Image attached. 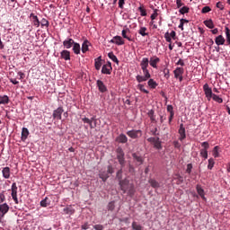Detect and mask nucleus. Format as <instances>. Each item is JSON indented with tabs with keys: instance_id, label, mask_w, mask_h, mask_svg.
Here are the masks:
<instances>
[{
	"instance_id": "f257e3e1",
	"label": "nucleus",
	"mask_w": 230,
	"mask_h": 230,
	"mask_svg": "<svg viewBox=\"0 0 230 230\" xmlns=\"http://www.w3.org/2000/svg\"><path fill=\"white\" fill-rule=\"evenodd\" d=\"M117 159L119 164H120L121 168L125 166V152H123V148L118 147L116 149Z\"/></svg>"
},
{
	"instance_id": "f03ea898",
	"label": "nucleus",
	"mask_w": 230,
	"mask_h": 230,
	"mask_svg": "<svg viewBox=\"0 0 230 230\" xmlns=\"http://www.w3.org/2000/svg\"><path fill=\"white\" fill-rule=\"evenodd\" d=\"M143 71V75H137V82H138V84H141L142 82H146V80H149V78H151V75H150V71H148V68H146Z\"/></svg>"
},
{
	"instance_id": "7ed1b4c3",
	"label": "nucleus",
	"mask_w": 230,
	"mask_h": 230,
	"mask_svg": "<svg viewBox=\"0 0 230 230\" xmlns=\"http://www.w3.org/2000/svg\"><path fill=\"white\" fill-rule=\"evenodd\" d=\"M127 136H128V137H131V139H137L138 137H141V136H143V131H141V129H132L127 131Z\"/></svg>"
},
{
	"instance_id": "20e7f679",
	"label": "nucleus",
	"mask_w": 230,
	"mask_h": 230,
	"mask_svg": "<svg viewBox=\"0 0 230 230\" xmlns=\"http://www.w3.org/2000/svg\"><path fill=\"white\" fill-rule=\"evenodd\" d=\"M203 91L205 93L206 98H208V102L211 100L215 93H213V90L209 87V84H205L203 85Z\"/></svg>"
},
{
	"instance_id": "39448f33",
	"label": "nucleus",
	"mask_w": 230,
	"mask_h": 230,
	"mask_svg": "<svg viewBox=\"0 0 230 230\" xmlns=\"http://www.w3.org/2000/svg\"><path fill=\"white\" fill-rule=\"evenodd\" d=\"M8 211H10V207L8 206V204L4 203L0 205V222L4 217V215L8 213Z\"/></svg>"
},
{
	"instance_id": "423d86ee",
	"label": "nucleus",
	"mask_w": 230,
	"mask_h": 230,
	"mask_svg": "<svg viewBox=\"0 0 230 230\" xmlns=\"http://www.w3.org/2000/svg\"><path fill=\"white\" fill-rule=\"evenodd\" d=\"M110 42L111 44H116L117 46H123L125 44V40L121 36H115L113 37Z\"/></svg>"
},
{
	"instance_id": "0eeeda50",
	"label": "nucleus",
	"mask_w": 230,
	"mask_h": 230,
	"mask_svg": "<svg viewBox=\"0 0 230 230\" xmlns=\"http://www.w3.org/2000/svg\"><path fill=\"white\" fill-rule=\"evenodd\" d=\"M132 157H133L137 166H141V164H143V163H145V159H143V156L137 155V153H133Z\"/></svg>"
},
{
	"instance_id": "6e6552de",
	"label": "nucleus",
	"mask_w": 230,
	"mask_h": 230,
	"mask_svg": "<svg viewBox=\"0 0 230 230\" xmlns=\"http://www.w3.org/2000/svg\"><path fill=\"white\" fill-rule=\"evenodd\" d=\"M161 62V58H159L157 56H154L150 58L149 65L151 67H154V69H157V65Z\"/></svg>"
},
{
	"instance_id": "1a4fd4ad",
	"label": "nucleus",
	"mask_w": 230,
	"mask_h": 230,
	"mask_svg": "<svg viewBox=\"0 0 230 230\" xmlns=\"http://www.w3.org/2000/svg\"><path fill=\"white\" fill-rule=\"evenodd\" d=\"M102 75H111V73H112V65L111 62L102 66Z\"/></svg>"
},
{
	"instance_id": "9d476101",
	"label": "nucleus",
	"mask_w": 230,
	"mask_h": 230,
	"mask_svg": "<svg viewBox=\"0 0 230 230\" xmlns=\"http://www.w3.org/2000/svg\"><path fill=\"white\" fill-rule=\"evenodd\" d=\"M64 112V108L58 107L57 110L53 111L54 119H62V113Z\"/></svg>"
},
{
	"instance_id": "9b49d317",
	"label": "nucleus",
	"mask_w": 230,
	"mask_h": 230,
	"mask_svg": "<svg viewBox=\"0 0 230 230\" xmlns=\"http://www.w3.org/2000/svg\"><path fill=\"white\" fill-rule=\"evenodd\" d=\"M178 133L180 134V141H184V139H186V128H184V124L180 125Z\"/></svg>"
},
{
	"instance_id": "f8f14e48",
	"label": "nucleus",
	"mask_w": 230,
	"mask_h": 230,
	"mask_svg": "<svg viewBox=\"0 0 230 230\" xmlns=\"http://www.w3.org/2000/svg\"><path fill=\"white\" fill-rule=\"evenodd\" d=\"M75 44V40L68 38L63 41V46L66 49H71Z\"/></svg>"
},
{
	"instance_id": "ddd939ff",
	"label": "nucleus",
	"mask_w": 230,
	"mask_h": 230,
	"mask_svg": "<svg viewBox=\"0 0 230 230\" xmlns=\"http://www.w3.org/2000/svg\"><path fill=\"white\" fill-rule=\"evenodd\" d=\"M129 181L128 179L119 181V184L120 186V190L127 193V186H128Z\"/></svg>"
},
{
	"instance_id": "4468645a",
	"label": "nucleus",
	"mask_w": 230,
	"mask_h": 230,
	"mask_svg": "<svg viewBox=\"0 0 230 230\" xmlns=\"http://www.w3.org/2000/svg\"><path fill=\"white\" fill-rule=\"evenodd\" d=\"M60 58L66 61L71 60V52L67 49L62 50L60 52Z\"/></svg>"
},
{
	"instance_id": "2eb2a0df",
	"label": "nucleus",
	"mask_w": 230,
	"mask_h": 230,
	"mask_svg": "<svg viewBox=\"0 0 230 230\" xmlns=\"http://www.w3.org/2000/svg\"><path fill=\"white\" fill-rule=\"evenodd\" d=\"M30 19H31L33 26H36V28H39V26H40V21H39V17L35 15V13H31L30 14Z\"/></svg>"
},
{
	"instance_id": "dca6fc26",
	"label": "nucleus",
	"mask_w": 230,
	"mask_h": 230,
	"mask_svg": "<svg viewBox=\"0 0 230 230\" xmlns=\"http://www.w3.org/2000/svg\"><path fill=\"white\" fill-rule=\"evenodd\" d=\"M117 143L125 144L128 142V137L125 134H120L116 137Z\"/></svg>"
},
{
	"instance_id": "f3484780",
	"label": "nucleus",
	"mask_w": 230,
	"mask_h": 230,
	"mask_svg": "<svg viewBox=\"0 0 230 230\" xmlns=\"http://www.w3.org/2000/svg\"><path fill=\"white\" fill-rule=\"evenodd\" d=\"M97 87L100 93H107V86H105V84H103V81L97 80Z\"/></svg>"
},
{
	"instance_id": "a211bd4d",
	"label": "nucleus",
	"mask_w": 230,
	"mask_h": 230,
	"mask_svg": "<svg viewBox=\"0 0 230 230\" xmlns=\"http://www.w3.org/2000/svg\"><path fill=\"white\" fill-rule=\"evenodd\" d=\"M167 112L170 113L169 116V123H172V121L173 120V116H175V112L173 111V106L169 104L167 105Z\"/></svg>"
},
{
	"instance_id": "6ab92c4d",
	"label": "nucleus",
	"mask_w": 230,
	"mask_h": 230,
	"mask_svg": "<svg viewBox=\"0 0 230 230\" xmlns=\"http://www.w3.org/2000/svg\"><path fill=\"white\" fill-rule=\"evenodd\" d=\"M10 103V97L8 95H0V105H8Z\"/></svg>"
},
{
	"instance_id": "aec40b11",
	"label": "nucleus",
	"mask_w": 230,
	"mask_h": 230,
	"mask_svg": "<svg viewBox=\"0 0 230 230\" xmlns=\"http://www.w3.org/2000/svg\"><path fill=\"white\" fill-rule=\"evenodd\" d=\"M63 212L65 215H75V209L73 206L69 205L63 208Z\"/></svg>"
},
{
	"instance_id": "412c9836",
	"label": "nucleus",
	"mask_w": 230,
	"mask_h": 230,
	"mask_svg": "<svg viewBox=\"0 0 230 230\" xmlns=\"http://www.w3.org/2000/svg\"><path fill=\"white\" fill-rule=\"evenodd\" d=\"M148 64H150V61L148 60V58H143L142 61L140 62L141 69H148Z\"/></svg>"
},
{
	"instance_id": "4be33fe9",
	"label": "nucleus",
	"mask_w": 230,
	"mask_h": 230,
	"mask_svg": "<svg viewBox=\"0 0 230 230\" xmlns=\"http://www.w3.org/2000/svg\"><path fill=\"white\" fill-rule=\"evenodd\" d=\"M174 77L179 78V76H182L184 75V68L182 67H176V69L173 71Z\"/></svg>"
},
{
	"instance_id": "5701e85b",
	"label": "nucleus",
	"mask_w": 230,
	"mask_h": 230,
	"mask_svg": "<svg viewBox=\"0 0 230 230\" xmlns=\"http://www.w3.org/2000/svg\"><path fill=\"white\" fill-rule=\"evenodd\" d=\"M28 136H30V131L27 128H22V141H26L28 139Z\"/></svg>"
},
{
	"instance_id": "b1692460",
	"label": "nucleus",
	"mask_w": 230,
	"mask_h": 230,
	"mask_svg": "<svg viewBox=\"0 0 230 230\" xmlns=\"http://www.w3.org/2000/svg\"><path fill=\"white\" fill-rule=\"evenodd\" d=\"M196 190H197V192L199 195V197H201V199L203 200H206V196H204L205 195L204 194V189H202V187L200 185H197Z\"/></svg>"
},
{
	"instance_id": "393cba45",
	"label": "nucleus",
	"mask_w": 230,
	"mask_h": 230,
	"mask_svg": "<svg viewBox=\"0 0 230 230\" xmlns=\"http://www.w3.org/2000/svg\"><path fill=\"white\" fill-rule=\"evenodd\" d=\"M225 43H226V39H224V36L219 35L216 38V44L217 46H224Z\"/></svg>"
},
{
	"instance_id": "a878e982",
	"label": "nucleus",
	"mask_w": 230,
	"mask_h": 230,
	"mask_svg": "<svg viewBox=\"0 0 230 230\" xmlns=\"http://www.w3.org/2000/svg\"><path fill=\"white\" fill-rule=\"evenodd\" d=\"M94 66H95V69L97 71H100V69H102V56H100L99 58H95L94 60Z\"/></svg>"
},
{
	"instance_id": "bb28decb",
	"label": "nucleus",
	"mask_w": 230,
	"mask_h": 230,
	"mask_svg": "<svg viewBox=\"0 0 230 230\" xmlns=\"http://www.w3.org/2000/svg\"><path fill=\"white\" fill-rule=\"evenodd\" d=\"M89 40H85L82 44V53H87L89 51Z\"/></svg>"
},
{
	"instance_id": "cd10ccee",
	"label": "nucleus",
	"mask_w": 230,
	"mask_h": 230,
	"mask_svg": "<svg viewBox=\"0 0 230 230\" xmlns=\"http://www.w3.org/2000/svg\"><path fill=\"white\" fill-rule=\"evenodd\" d=\"M4 179H10V167H4L2 170Z\"/></svg>"
},
{
	"instance_id": "c85d7f7f",
	"label": "nucleus",
	"mask_w": 230,
	"mask_h": 230,
	"mask_svg": "<svg viewBox=\"0 0 230 230\" xmlns=\"http://www.w3.org/2000/svg\"><path fill=\"white\" fill-rule=\"evenodd\" d=\"M146 31H148V29L146 27H140V29L138 30V33L142 37H148V32Z\"/></svg>"
},
{
	"instance_id": "c756f323",
	"label": "nucleus",
	"mask_w": 230,
	"mask_h": 230,
	"mask_svg": "<svg viewBox=\"0 0 230 230\" xmlns=\"http://www.w3.org/2000/svg\"><path fill=\"white\" fill-rule=\"evenodd\" d=\"M204 24L207 28H209V30H213V28H215V23H213V20L211 19L204 21Z\"/></svg>"
},
{
	"instance_id": "7c9ffc66",
	"label": "nucleus",
	"mask_w": 230,
	"mask_h": 230,
	"mask_svg": "<svg viewBox=\"0 0 230 230\" xmlns=\"http://www.w3.org/2000/svg\"><path fill=\"white\" fill-rule=\"evenodd\" d=\"M138 12H140L141 17H146V9H145V5H143V4H140V6L138 7Z\"/></svg>"
},
{
	"instance_id": "2f4dec72",
	"label": "nucleus",
	"mask_w": 230,
	"mask_h": 230,
	"mask_svg": "<svg viewBox=\"0 0 230 230\" xmlns=\"http://www.w3.org/2000/svg\"><path fill=\"white\" fill-rule=\"evenodd\" d=\"M73 51L75 55H80V43H77V42L74 43Z\"/></svg>"
},
{
	"instance_id": "473e14b6",
	"label": "nucleus",
	"mask_w": 230,
	"mask_h": 230,
	"mask_svg": "<svg viewBox=\"0 0 230 230\" xmlns=\"http://www.w3.org/2000/svg\"><path fill=\"white\" fill-rule=\"evenodd\" d=\"M147 85L150 87V89H155L157 87V82H155L154 79H149L147 82Z\"/></svg>"
},
{
	"instance_id": "72a5a7b5",
	"label": "nucleus",
	"mask_w": 230,
	"mask_h": 230,
	"mask_svg": "<svg viewBox=\"0 0 230 230\" xmlns=\"http://www.w3.org/2000/svg\"><path fill=\"white\" fill-rule=\"evenodd\" d=\"M108 57L109 58H111V60H112V62H115L116 64L119 63V60H118V58L116 57V55H114V52L108 53Z\"/></svg>"
},
{
	"instance_id": "f704fd0d",
	"label": "nucleus",
	"mask_w": 230,
	"mask_h": 230,
	"mask_svg": "<svg viewBox=\"0 0 230 230\" xmlns=\"http://www.w3.org/2000/svg\"><path fill=\"white\" fill-rule=\"evenodd\" d=\"M128 31H130V30H128V29L122 30L121 35H122L123 39H127V40H128L129 42H132L131 38L127 35Z\"/></svg>"
},
{
	"instance_id": "c9c22d12",
	"label": "nucleus",
	"mask_w": 230,
	"mask_h": 230,
	"mask_svg": "<svg viewBox=\"0 0 230 230\" xmlns=\"http://www.w3.org/2000/svg\"><path fill=\"white\" fill-rule=\"evenodd\" d=\"M12 190V197H17V183L13 182L11 187Z\"/></svg>"
},
{
	"instance_id": "e433bc0d",
	"label": "nucleus",
	"mask_w": 230,
	"mask_h": 230,
	"mask_svg": "<svg viewBox=\"0 0 230 230\" xmlns=\"http://www.w3.org/2000/svg\"><path fill=\"white\" fill-rule=\"evenodd\" d=\"M149 184L152 186V188H160L161 187V184H159L158 181L154 179L149 180Z\"/></svg>"
},
{
	"instance_id": "4c0bfd02",
	"label": "nucleus",
	"mask_w": 230,
	"mask_h": 230,
	"mask_svg": "<svg viewBox=\"0 0 230 230\" xmlns=\"http://www.w3.org/2000/svg\"><path fill=\"white\" fill-rule=\"evenodd\" d=\"M82 121H84V123H87L88 125H90V128H96V124L93 125L91 123V120H90L89 118L84 117V118L82 119Z\"/></svg>"
},
{
	"instance_id": "58836bf2",
	"label": "nucleus",
	"mask_w": 230,
	"mask_h": 230,
	"mask_svg": "<svg viewBox=\"0 0 230 230\" xmlns=\"http://www.w3.org/2000/svg\"><path fill=\"white\" fill-rule=\"evenodd\" d=\"M107 209H108V211H114V209H116L115 202L114 201L109 202L107 205Z\"/></svg>"
},
{
	"instance_id": "ea45409f",
	"label": "nucleus",
	"mask_w": 230,
	"mask_h": 230,
	"mask_svg": "<svg viewBox=\"0 0 230 230\" xmlns=\"http://www.w3.org/2000/svg\"><path fill=\"white\" fill-rule=\"evenodd\" d=\"M147 116H148V118H150L151 121L155 122V115L154 110H150L147 112Z\"/></svg>"
},
{
	"instance_id": "a19ab883",
	"label": "nucleus",
	"mask_w": 230,
	"mask_h": 230,
	"mask_svg": "<svg viewBox=\"0 0 230 230\" xmlns=\"http://www.w3.org/2000/svg\"><path fill=\"white\" fill-rule=\"evenodd\" d=\"M116 178L119 181L123 180V167H121V169L117 172Z\"/></svg>"
},
{
	"instance_id": "79ce46f5",
	"label": "nucleus",
	"mask_w": 230,
	"mask_h": 230,
	"mask_svg": "<svg viewBox=\"0 0 230 230\" xmlns=\"http://www.w3.org/2000/svg\"><path fill=\"white\" fill-rule=\"evenodd\" d=\"M99 177L100 179H102V181L103 182H106L107 181V179H109V174L108 173H105V172H100L99 173Z\"/></svg>"
},
{
	"instance_id": "37998d69",
	"label": "nucleus",
	"mask_w": 230,
	"mask_h": 230,
	"mask_svg": "<svg viewBox=\"0 0 230 230\" xmlns=\"http://www.w3.org/2000/svg\"><path fill=\"white\" fill-rule=\"evenodd\" d=\"M40 26L41 28H44V26H46V28H49V21H48L46 18H42Z\"/></svg>"
},
{
	"instance_id": "c03bdc74",
	"label": "nucleus",
	"mask_w": 230,
	"mask_h": 230,
	"mask_svg": "<svg viewBox=\"0 0 230 230\" xmlns=\"http://www.w3.org/2000/svg\"><path fill=\"white\" fill-rule=\"evenodd\" d=\"M225 31H226V42H227L228 46H230V30L228 29V27L225 28Z\"/></svg>"
},
{
	"instance_id": "a18cd8bd",
	"label": "nucleus",
	"mask_w": 230,
	"mask_h": 230,
	"mask_svg": "<svg viewBox=\"0 0 230 230\" xmlns=\"http://www.w3.org/2000/svg\"><path fill=\"white\" fill-rule=\"evenodd\" d=\"M48 200H49V199L47 197L40 201L41 208H48V206H49V202H48Z\"/></svg>"
},
{
	"instance_id": "49530a36",
	"label": "nucleus",
	"mask_w": 230,
	"mask_h": 230,
	"mask_svg": "<svg viewBox=\"0 0 230 230\" xmlns=\"http://www.w3.org/2000/svg\"><path fill=\"white\" fill-rule=\"evenodd\" d=\"M132 229H134V230H142L143 226H141V225L137 224V222L134 221L132 223Z\"/></svg>"
},
{
	"instance_id": "de8ad7c7",
	"label": "nucleus",
	"mask_w": 230,
	"mask_h": 230,
	"mask_svg": "<svg viewBox=\"0 0 230 230\" xmlns=\"http://www.w3.org/2000/svg\"><path fill=\"white\" fill-rule=\"evenodd\" d=\"M212 99L214 100V102H217V103H222L224 102V100L222 98H220V96H218L215 93H214V95H212Z\"/></svg>"
},
{
	"instance_id": "09e8293b",
	"label": "nucleus",
	"mask_w": 230,
	"mask_h": 230,
	"mask_svg": "<svg viewBox=\"0 0 230 230\" xmlns=\"http://www.w3.org/2000/svg\"><path fill=\"white\" fill-rule=\"evenodd\" d=\"M180 13H181V15H184V13H190V7L188 6H183L180 9Z\"/></svg>"
},
{
	"instance_id": "8fccbe9b",
	"label": "nucleus",
	"mask_w": 230,
	"mask_h": 230,
	"mask_svg": "<svg viewBox=\"0 0 230 230\" xmlns=\"http://www.w3.org/2000/svg\"><path fill=\"white\" fill-rule=\"evenodd\" d=\"M153 145L154 147L156 148L157 150H161V148H163V146H161V141L159 140V138Z\"/></svg>"
},
{
	"instance_id": "3c124183",
	"label": "nucleus",
	"mask_w": 230,
	"mask_h": 230,
	"mask_svg": "<svg viewBox=\"0 0 230 230\" xmlns=\"http://www.w3.org/2000/svg\"><path fill=\"white\" fill-rule=\"evenodd\" d=\"M184 22H189V21L186 19L180 20V25L178 26V28H180V30H181V31L184 30Z\"/></svg>"
},
{
	"instance_id": "603ef678",
	"label": "nucleus",
	"mask_w": 230,
	"mask_h": 230,
	"mask_svg": "<svg viewBox=\"0 0 230 230\" xmlns=\"http://www.w3.org/2000/svg\"><path fill=\"white\" fill-rule=\"evenodd\" d=\"M213 166H215V160L213 158L208 159V170H213Z\"/></svg>"
},
{
	"instance_id": "864d4df0",
	"label": "nucleus",
	"mask_w": 230,
	"mask_h": 230,
	"mask_svg": "<svg viewBox=\"0 0 230 230\" xmlns=\"http://www.w3.org/2000/svg\"><path fill=\"white\" fill-rule=\"evenodd\" d=\"M137 89H139V91H141L142 93H145V94H148V90L145 89V85L143 84H138L137 85Z\"/></svg>"
},
{
	"instance_id": "5fc2aeb1",
	"label": "nucleus",
	"mask_w": 230,
	"mask_h": 230,
	"mask_svg": "<svg viewBox=\"0 0 230 230\" xmlns=\"http://www.w3.org/2000/svg\"><path fill=\"white\" fill-rule=\"evenodd\" d=\"M163 73H164V78H166V80H168V78H170V69L164 68Z\"/></svg>"
},
{
	"instance_id": "6e6d98bb",
	"label": "nucleus",
	"mask_w": 230,
	"mask_h": 230,
	"mask_svg": "<svg viewBox=\"0 0 230 230\" xmlns=\"http://www.w3.org/2000/svg\"><path fill=\"white\" fill-rule=\"evenodd\" d=\"M200 155H201V157H203L204 159H208V150H206V149H201V150H200Z\"/></svg>"
},
{
	"instance_id": "4d7b16f0",
	"label": "nucleus",
	"mask_w": 230,
	"mask_h": 230,
	"mask_svg": "<svg viewBox=\"0 0 230 230\" xmlns=\"http://www.w3.org/2000/svg\"><path fill=\"white\" fill-rule=\"evenodd\" d=\"M202 149L201 150H209V143L208 142H202L201 143Z\"/></svg>"
},
{
	"instance_id": "13d9d810",
	"label": "nucleus",
	"mask_w": 230,
	"mask_h": 230,
	"mask_svg": "<svg viewBox=\"0 0 230 230\" xmlns=\"http://www.w3.org/2000/svg\"><path fill=\"white\" fill-rule=\"evenodd\" d=\"M213 155L214 157H219L220 155L218 154V146H216L213 149Z\"/></svg>"
},
{
	"instance_id": "bf43d9fd",
	"label": "nucleus",
	"mask_w": 230,
	"mask_h": 230,
	"mask_svg": "<svg viewBox=\"0 0 230 230\" xmlns=\"http://www.w3.org/2000/svg\"><path fill=\"white\" fill-rule=\"evenodd\" d=\"M211 12V7L209 6H204L201 10V13H209Z\"/></svg>"
},
{
	"instance_id": "052dcab7",
	"label": "nucleus",
	"mask_w": 230,
	"mask_h": 230,
	"mask_svg": "<svg viewBox=\"0 0 230 230\" xmlns=\"http://www.w3.org/2000/svg\"><path fill=\"white\" fill-rule=\"evenodd\" d=\"M157 12H158L157 9H155V10H154V13L151 14V20H152V21H155V19L157 18V15H159V13H158Z\"/></svg>"
},
{
	"instance_id": "680f3d73",
	"label": "nucleus",
	"mask_w": 230,
	"mask_h": 230,
	"mask_svg": "<svg viewBox=\"0 0 230 230\" xmlns=\"http://www.w3.org/2000/svg\"><path fill=\"white\" fill-rule=\"evenodd\" d=\"M164 39H165L166 42H170V44H172V38L170 37V32H166L164 34Z\"/></svg>"
},
{
	"instance_id": "e2e57ef3",
	"label": "nucleus",
	"mask_w": 230,
	"mask_h": 230,
	"mask_svg": "<svg viewBox=\"0 0 230 230\" xmlns=\"http://www.w3.org/2000/svg\"><path fill=\"white\" fill-rule=\"evenodd\" d=\"M191 170H193V164H188L187 169H186L187 173H189V174L191 173Z\"/></svg>"
},
{
	"instance_id": "0e129e2a",
	"label": "nucleus",
	"mask_w": 230,
	"mask_h": 230,
	"mask_svg": "<svg viewBox=\"0 0 230 230\" xmlns=\"http://www.w3.org/2000/svg\"><path fill=\"white\" fill-rule=\"evenodd\" d=\"M159 139V137H151L149 138H147L148 143H153V145Z\"/></svg>"
},
{
	"instance_id": "69168bd1",
	"label": "nucleus",
	"mask_w": 230,
	"mask_h": 230,
	"mask_svg": "<svg viewBox=\"0 0 230 230\" xmlns=\"http://www.w3.org/2000/svg\"><path fill=\"white\" fill-rule=\"evenodd\" d=\"M169 35L171 39H173V40L177 39V33L175 32V31H172L171 33H169Z\"/></svg>"
},
{
	"instance_id": "338daca9",
	"label": "nucleus",
	"mask_w": 230,
	"mask_h": 230,
	"mask_svg": "<svg viewBox=\"0 0 230 230\" xmlns=\"http://www.w3.org/2000/svg\"><path fill=\"white\" fill-rule=\"evenodd\" d=\"M81 229L87 230L89 229V223L85 222L84 225L81 226Z\"/></svg>"
},
{
	"instance_id": "774afa93",
	"label": "nucleus",
	"mask_w": 230,
	"mask_h": 230,
	"mask_svg": "<svg viewBox=\"0 0 230 230\" xmlns=\"http://www.w3.org/2000/svg\"><path fill=\"white\" fill-rule=\"evenodd\" d=\"M93 229H95V230H103V226L102 225H94Z\"/></svg>"
}]
</instances>
